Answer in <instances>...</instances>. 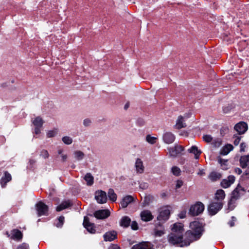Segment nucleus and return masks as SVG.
<instances>
[{
    "mask_svg": "<svg viewBox=\"0 0 249 249\" xmlns=\"http://www.w3.org/2000/svg\"><path fill=\"white\" fill-rule=\"evenodd\" d=\"M228 127L226 126H223L220 129V133L221 135H224L228 131Z\"/></svg>",
    "mask_w": 249,
    "mask_h": 249,
    "instance_id": "obj_49",
    "label": "nucleus"
},
{
    "mask_svg": "<svg viewBox=\"0 0 249 249\" xmlns=\"http://www.w3.org/2000/svg\"><path fill=\"white\" fill-rule=\"evenodd\" d=\"M148 184L147 182H142L140 183L139 187L142 190L147 189L148 188Z\"/></svg>",
    "mask_w": 249,
    "mask_h": 249,
    "instance_id": "obj_45",
    "label": "nucleus"
},
{
    "mask_svg": "<svg viewBox=\"0 0 249 249\" xmlns=\"http://www.w3.org/2000/svg\"><path fill=\"white\" fill-rule=\"evenodd\" d=\"M225 196V192L223 190L220 189L217 191L215 195V198L220 202L224 199Z\"/></svg>",
    "mask_w": 249,
    "mask_h": 249,
    "instance_id": "obj_26",
    "label": "nucleus"
},
{
    "mask_svg": "<svg viewBox=\"0 0 249 249\" xmlns=\"http://www.w3.org/2000/svg\"><path fill=\"white\" fill-rule=\"evenodd\" d=\"M188 134V133L187 132H184L183 133H182V132L180 133L179 135L187 136Z\"/></svg>",
    "mask_w": 249,
    "mask_h": 249,
    "instance_id": "obj_64",
    "label": "nucleus"
},
{
    "mask_svg": "<svg viewBox=\"0 0 249 249\" xmlns=\"http://www.w3.org/2000/svg\"><path fill=\"white\" fill-rule=\"evenodd\" d=\"M192 231H188L185 233L186 238L183 239V226L181 223H177L173 225L172 232L169 234L168 241L170 244L184 247L189 246L194 240L200 238L203 231L201 224L197 221L190 223Z\"/></svg>",
    "mask_w": 249,
    "mask_h": 249,
    "instance_id": "obj_1",
    "label": "nucleus"
},
{
    "mask_svg": "<svg viewBox=\"0 0 249 249\" xmlns=\"http://www.w3.org/2000/svg\"><path fill=\"white\" fill-rule=\"evenodd\" d=\"M11 238L14 240H20L22 238V233L18 230H13L11 231Z\"/></svg>",
    "mask_w": 249,
    "mask_h": 249,
    "instance_id": "obj_19",
    "label": "nucleus"
},
{
    "mask_svg": "<svg viewBox=\"0 0 249 249\" xmlns=\"http://www.w3.org/2000/svg\"><path fill=\"white\" fill-rule=\"evenodd\" d=\"M167 195L166 193H162L161 194V196L162 198H164L166 196H167Z\"/></svg>",
    "mask_w": 249,
    "mask_h": 249,
    "instance_id": "obj_62",
    "label": "nucleus"
},
{
    "mask_svg": "<svg viewBox=\"0 0 249 249\" xmlns=\"http://www.w3.org/2000/svg\"><path fill=\"white\" fill-rule=\"evenodd\" d=\"M73 156L75 160L80 161L85 157V154L81 151L76 150L73 152Z\"/></svg>",
    "mask_w": 249,
    "mask_h": 249,
    "instance_id": "obj_24",
    "label": "nucleus"
},
{
    "mask_svg": "<svg viewBox=\"0 0 249 249\" xmlns=\"http://www.w3.org/2000/svg\"><path fill=\"white\" fill-rule=\"evenodd\" d=\"M236 124L240 125V124H247L245 122L241 121L239 123H237Z\"/></svg>",
    "mask_w": 249,
    "mask_h": 249,
    "instance_id": "obj_63",
    "label": "nucleus"
},
{
    "mask_svg": "<svg viewBox=\"0 0 249 249\" xmlns=\"http://www.w3.org/2000/svg\"><path fill=\"white\" fill-rule=\"evenodd\" d=\"M57 133V129L49 131L47 134L48 137H53L56 135Z\"/></svg>",
    "mask_w": 249,
    "mask_h": 249,
    "instance_id": "obj_43",
    "label": "nucleus"
},
{
    "mask_svg": "<svg viewBox=\"0 0 249 249\" xmlns=\"http://www.w3.org/2000/svg\"><path fill=\"white\" fill-rule=\"evenodd\" d=\"M117 238V233L113 231L106 232L104 235V238L105 241H112Z\"/></svg>",
    "mask_w": 249,
    "mask_h": 249,
    "instance_id": "obj_15",
    "label": "nucleus"
},
{
    "mask_svg": "<svg viewBox=\"0 0 249 249\" xmlns=\"http://www.w3.org/2000/svg\"><path fill=\"white\" fill-rule=\"evenodd\" d=\"M108 249H120V247L116 244H112L109 247Z\"/></svg>",
    "mask_w": 249,
    "mask_h": 249,
    "instance_id": "obj_52",
    "label": "nucleus"
},
{
    "mask_svg": "<svg viewBox=\"0 0 249 249\" xmlns=\"http://www.w3.org/2000/svg\"><path fill=\"white\" fill-rule=\"evenodd\" d=\"M58 154L60 155L61 161L62 162H65L66 161L68 158L67 155L63 153V150L62 149H60L58 150Z\"/></svg>",
    "mask_w": 249,
    "mask_h": 249,
    "instance_id": "obj_36",
    "label": "nucleus"
},
{
    "mask_svg": "<svg viewBox=\"0 0 249 249\" xmlns=\"http://www.w3.org/2000/svg\"><path fill=\"white\" fill-rule=\"evenodd\" d=\"M36 207L39 216L47 214L48 211V207L44 203L40 201L36 204Z\"/></svg>",
    "mask_w": 249,
    "mask_h": 249,
    "instance_id": "obj_6",
    "label": "nucleus"
},
{
    "mask_svg": "<svg viewBox=\"0 0 249 249\" xmlns=\"http://www.w3.org/2000/svg\"><path fill=\"white\" fill-rule=\"evenodd\" d=\"M131 219L127 216H123L120 221V225L124 228L128 227L130 223Z\"/></svg>",
    "mask_w": 249,
    "mask_h": 249,
    "instance_id": "obj_23",
    "label": "nucleus"
},
{
    "mask_svg": "<svg viewBox=\"0 0 249 249\" xmlns=\"http://www.w3.org/2000/svg\"><path fill=\"white\" fill-rule=\"evenodd\" d=\"M153 197L151 196H146L144 197L143 204L144 206L148 205L151 201Z\"/></svg>",
    "mask_w": 249,
    "mask_h": 249,
    "instance_id": "obj_40",
    "label": "nucleus"
},
{
    "mask_svg": "<svg viewBox=\"0 0 249 249\" xmlns=\"http://www.w3.org/2000/svg\"><path fill=\"white\" fill-rule=\"evenodd\" d=\"M203 140L207 142H210L213 140L212 137L210 135H205L203 137Z\"/></svg>",
    "mask_w": 249,
    "mask_h": 249,
    "instance_id": "obj_44",
    "label": "nucleus"
},
{
    "mask_svg": "<svg viewBox=\"0 0 249 249\" xmlns=\"http://www.w3.org/2000/svg\"><path fill=\"white\" fill-rule=\"evenodd\" d=\"M40 156H41L44 159H46L49 157V154L47 150H43L41 151Z\"/></svg>",
    "mask_w": 249,
    "mask_h": 249,
    "instance_id": "obj_46",
    "label": "nucleus"
},
{
    "mask_svg": "<svg viewBox=\"0 0 249 249\" xmlns=\"http://www.w3.org/2000/svg\"><path fill=\"white\" fill-rule=\"evenodd\" d=\"M62 140L65 144L67 145L71 144L72 142V139L68 136L63 137Z\"/></svg>",
    "mask_w": 249,
    "mask_h": 249,
    "instance_id": "obj_37",
    "label": "nucleus"
},
{
    "mask_svg": "<svg viewBox=\"0 0 249 249\" xmlns=\"http://www.w3.org/2000/svg\"><path fill=\"white\" fill-rule=\"evenodd\" d=\"M135 168L137 173L142 174L144 171V166L142 160L137 159L135 162Z\"/></svg>",
    "mask_w": 249,
    "mask_h": 249,
    "instance_id": "obj_17",
    "label": "nucleus"
},
{
    "mask_svg": "<svg viewBox=\"0 0 249 249\" xmlns=\"http://www.w3.org/2000/svg\"><path fill=\"white\" fill-rule=\"evenodd\" d=\"M170 215V211L168 209H165L161 211L159 215L157 217V219L159 221H165L168 219Z\"/></svg>",
    "mask_w": 249,
    "mask_h": 249,
    "instance_id": "obj_16",
    "label": "nucleus"
},
{
    "mask_svg": "<svg viewBox=\"0 0 249 249\" xmlns=\"http://www.w3.org/2000/svg\"><path fill=\"white\" fill-rule=\"evenodd\" d=\"M64 221V217L63 216H61L58 218V222L56 224V226L58 228L61 227L62 225L63 224Z\"/></svg>",
    "mask_w": 249,
    "mask_h": 249,
    "instance_id": "obj_42",
    "label": "nucleus"
},
{
    "mask_svg": "<svg viewBox=\"0 0 249 249\" xmlns=\"http://www.w3.org/2000/svg\"><path fill=\"white\" fill-rule=\"evenodd\" d=\"M132 229L137 230L138 229V224L136 221H133L131 224Z\"/></svg>",
    "mask_w": 249,
    "mask_h": 249,
    "instance_id": "obj_47",
    "label": "nucleus"
},
{
    "mask_svg": "<svg viewBox=\"0 0 249 249\" xmlns=\"http://www.w3.org/2000/svg\"><path fill=\"white\" fill-rule=\"evenodd\" d=\"M223 207V203L221 202H212L208 207L210 214H215Z\"/></svg>",
    "mask_w": 249,
    "mask_h": 249,
    "instance_id": "obj_4",
    "label": "nucleus"
},
{
    "mask_svg": "<svg viewBox=\"0 0 249 249\" xmlns=\"http://www.w3.org/2000/svg\"><path fill=\"white\" fill-rule=\"evenodd\" d=\"M205 174V172L203 170H199V171L198 172L197 175L200 176H203Z\"/></svg>",
    "mask_w": 249,
    "mask_h": 249,
    "instance_id": "obj_60",
    "label": "nucleus"
},
{
    "mask_svg": "<svg viewBox=\"0 0 249 249\" xmlns=\"http://www.w3.org/2000/svg\"><path fill=\"white\" fill-rule=\"evenodd\" d=\"M240 163L243 168L249 166V155L242 156L240 159Z\"/></svg>",
    "mask_w": 249,
    "mask_h": 249,
    "instance_id": "obj_20",
    "label": "nucleus"
},
{
    "mask_svg": "<svg viewBox=\"0 0 249 249\" xmlns=\"http://www.w3.org/2000/svg\"><path fill=\"white\" fill-rule=\"evenodd\" d=\"M29 245L26 243H23L21 245H20L18 249H28Z\"/></svg>",
    "mask_w": 249,
    "mask_h": 249,
    "instance_id": "obj_50",
    "label": "nucleus"
},
{
    "mask_svg": "<svg viewBox=\"0 0 249 249\" xmlns=\"http://www.w3.org/2000/svg\"><path fill=\"white\" fill-rule=\"evenodd\" d=\"M244 191V188L238 185L232 192L231 198L236 201L240 197L241 195H242V192Z\"/></svg>",
    "mask_w": 249,
    "mask_h": 249,
    "instance_id": "obj_10",
    "label": "nucleus"
},
{
    "mask_svg": "<svg viewBox=\"0 0 249 249\" xmlns=\"http://www.w3.org/2000/svg\"><path fill=\"white\" fill-rule=\"evenodd\" d=\"M231 218L232 220L229 222V224L231 227H233L234 225V221L236 220V218L234 216H232Z\"/></svg>",
    "mask_w": 249,
    "mask_h": 249,
    "instance_id": "obj_51",
    "label": "nucleus"
},
{
    "mask_svg": "<svg viewBox=\"0 0 249 249\" xmlns=\"http://www.w3.org/2000/svg\"><path fill=\"white\" fill-rule=\"evenodd\" d=\"M189 117V114H185L184 116H178L176 124H183V123L185 122L186 120Z\"/></svg>",
    "mask_w": 249,
    "mask_h": 249,
    "instance_id": "obj_31",
    "label": "nucleus"
},
{
    "mask_svg": "<svg viewBox=\"0 0 249 249\" xmlns=\"http://www.w3.org/2000/svg\"><path fill=\"white\" fill-rule=\"evenodd\" d=\"M235 181L233 176H229L227 178L223 179L221 182V185L224 188L229 187Z\"/></svg>",
    "mask_w": 249,
    "mask_h": 249,
    "instance_id": "obj_9",
    "label": "nucleus"
},
{
    "mask_svg": "<svg viewBox=\"0 0 249 249\" xmlns=\"http://www.w3.org/2000/svg\"><path fill=\"white\" fill-rule=\"evenodd\" d=\"M221 178V174L213 172H212L209 176V178L212 180V181H216L219 179H220Z\"/></svg>",
    "mask_w": 249,
    "mask_h": 249,
    "instance_id": "obj_27",
    "label": "nucleus"
},
{
    "mask_svg": "<svg viewBox=\"0 0 249 249\" xmlns=\"http://www.w3.org/2000/svg\"><path fill=\"white\" fill-rule=\"evenodd\" d=\"M184 150L183 146L179 145H176L174 147L168 148L169 156L173 158H176L180 156L183 154L182 152Z\"/></svg>",
    "mask_w": 249,
    "mask_h": 249,
    "instance_id": "obj_3",
    "label": "nucleus"
},
{
    "mask_svg": "<svg viewBox=\"0 0 249 249\" xmlns=\"http://www.w3.org/2000/svg\"><path fill=\"white\" fill-rule=\"evenodd\" d=\"M44 123L42 118L40 116L36 117L34 119H33V124H42Z\"/></svg>",
    "mask_w": 249,
    "mask_h": 249,
    "instance_id": "obj_33",
    "label": "nucleus"
},
{
    "mask_svg": "<svg viewBox=\"0 0 249 249\" xmlns=\"http://www.w3.org/2000/svg\"><path fill=\"white\" fill-rule=\"evenodd\" d=\"M155 235L157 236H161L163 235L164 232L163 229L160 227V229H158L157 228L154 229Z\"/></svg>",
    "mask_w": 249,
    "mask_h": 249,
    "instance_id": "obj_38",
    "label": "nucleus"
},
{
    "mask_svg": "<svg viewBox=\"0 0 249 249\" xmlns=\"http://www.w3.org/2000/svg\"><path fill=\"white\" fill-rule=\"evenodd\" d=\"M240 152H244L245 151V148L246 147V144L245 143L242 142L240 144Z\"/></svg>",
    "mask_w": 249,
    "mask_h": 249,
    "instance_id": "obj_54",
    "label": "nucleus"
},
{
    "mask_svg": "<svg viewBox=\"0 0 249 249\" xmlns=\"http://www.w3.org/2000/svg\"><path fill=\"white\" fill-rule=\"evenodd\" d=\"M172 172L174 175L178 176L180 174V170L178 167L174 166L172 168Z\"/></svg>",
    "mask_w": 249,
    "mask_h": 249,
    "instance_id": "obj_39",
    "label": "nucleus"
},
{
    "mask_svg": "<svg viewBox=\"0 0 249 249\" xmlns=\"http://www.w3.org/2000/svg\"><path fill=\"white\" fill-rule=\"evenodd\" d=\"M84 179L87 182L88 185L90 186L93 183V177L90 173H87L85 175Z\"/></svg>",
    "mask_w": 249,
    "mask_h": 249,
    "instance_id": "obj_28",
    "label": "nucleus"
},
{
    "mask_svg": "<svg viewBox=\"0 0 249 249\" xmlns=\"http://www.w3.org/2000/svg\"><path fill=\"white\" fill-rule=\"evenodd\" d=\"M41 125H37L35 127V132L36 134H38L40 132V127Z\"/></svg>",
    "mask_w": 249,
    "mask_h": 249,
    "instance_id": "obj_53",
    "label": "nucleus"
},
{
    "mask_svg": "<svg viewBox=\"0 0 249 249\" xmlns=\"http://www.w3.org/2000/svg\"><path fill=\"white\" fill-rule=\"evenodd\" d=\"M233 149V146L232 145L227 144L221 149L220 154L222 155H227Z\"/></svg>",
    "mask_w": 249,
    "mask_h": 249,
    "instance_id": "obj_18",
    "label": "nucleus"
},
{
    "mask_svg": "<svg viewBox=\"0 0 249 249\" xmlns=\"http://www.w3.org/2000/svg\"><path fill=\"white\" fill-rule=\"evenodd\" d=\"M235 200L231 198L230 200L228 202V209L230 210H232L235 207Z\"/></svg>",
    "mask_w": 249,
    "mask_h": 249,
    "instance_id": "obj_41",
    "label": "nucleus"
},
{
    "mask_svg": "<svg viewBox=\"0 0 249 249\" xmlns=\"http://www.w3.org/2000/svg\"><path fill=\"white\" fill-rule=\"evenodd\" d=\"M36 160L33 159L30 160H29V163L31 165V168L33 167V165L35 163Z\"/></svg>",
    "mask_w": 249,
    "mask_h": 249,
    "instance_id": "obj_59",
    "label": "nucleus"
},
{
    "mask_svg": "<svg viewBox=\"0 0 249 249\" xmlns=\"http://www.w3.org/2000/svg\"><path fill=\"white\" fill-rule=\"evenodd\" d=\"M134 200V198L131 196H126L123 197L120 204L122 208H125L127 206Z\"/></svg>",
    "mask_w": 249,
    "mask_h": 249,
    "instance_id": "obj_13",
    "label": "nucleus"
},
{
    "mask_svg": "<svg viewBox=\"0 0 249 249\" xmlns=\"http://www.w3.org/2000/svg\"><path fill=\"white\" fill-rule=\"evenodd\" d=\"M141 217L142 220L144 221H149L153 218L151 213L148 210H144L141 212Z\"/></svg>",
    "mask_w": 249,
    "mask_h": 249,
    "instance_id": "obj_14",
    "label": "nucleus"
},
{
    "mask_svg": "<svg viewBox=\"0 0 249 249\" xmlns=\"http://www.w3.org/2000/svg\"><path fill=\"white\" fill-rule=\"evenodd\" d=\"M234 108V106L233 105H232V104L228 105L223 107V111L224 113H228L231 112V111L232 109H233Z\"/></svg>",
    "mask_w": 249,
    "mask_h": 249,
    "instance_id": "obj_35",
    "label": "nucleus"
},
{
    "mask_svg": "<svg viewBox=\"0 0 249 249\" xmlns=\"http://www.w3.org/2000/svg\"><path fill=\"white\" fill-rule=\"evenodd\" d=\"M95 198L98 203H106L107 201V194L105 191L102 190L97 191L95 193Z\"/></svg>",
    "mask_w": 249,
    "mask_h": 249,
    "instance_id": "obj_5",
    "label": "nucleus"
},
{
    "mask_svg": "<svg viewBox=\"0 0 249 249\" xmlns=\"http://www.w3.org/2000/svg\"><path fill=\"white\" fill-rule=\"evenodd\" d=\"M234 129L240 135L244 134L248 130V125H234Z\"/></svg>",
    "mask_w": 249,
    "mask_h": 249,
    "instance_id": "obj_25",
    "label": "nucleus"
},
{
    "mask_svg": "<svg viewBox=\"0 0 249 249\" xmlns=\"http://www.w3.org/2000/svg\"><path fill=\"white\" fill-rule=\"evenodd\" d=\"M147 246L144 242L140 243L139 244L134 245L132 249H147Z\"/></svg>",
    "mask_w": 249,
    "mask_h": 249,
    "instance_id": "obj_32",
    "label": "nucleus"
},
{
    "mask_svg": "<svg viewBox=\"0 0 249 249\" xmlns=\"http://www.w3.org/2000/svg\"><path fill=\"white\" fill-rule=\"evenodd\" d=\"M157 139V138L156 137H152L150 135H147L146 136V142L151 144H154L155 143H156Z\"/></svg>",
    "mask_w": 249,
    "mask_h": 249,
    "instance_id": "obj_34",
    "label": "nucleus"
},
{
    "mask_svg": "<svg viewBox=\"0 0 249 249\" xmlns=\"http://www.w3.org/2000/svg\"><path fill=\"white\" fill-rule=\"evenodd\" d=\"M234 172L238 175H240L242 172V170L240 168H238V167H236L234 169Z\"/></svg>",
    "mask_w": 249,
    "mask_h": 249,
    "instance_id": "obj_55",
    "label": "nucleus"
},
{
    "mask_svg": "<svg viewBox=\"0 0 249 249\" xmlns=\"http://www.w3.org/2000/svg\"><path fill=\"white\" fill-rule=\"evenodd\" d=\"M240 138L239 137L236 138L234 141V144L235 145H238L239 144Z\"/></svg>",
    "mask_w": 249,
    "mask_h": 249,
    "instance_id": "obj_58",
    "label": "nucleus"
},
{
    "mask_svg": "<svg viewBox=\"0 0 249 249\" xmlns=\"http://www.w3.org/2000/svg\"><path fill=\"white\" fill-rule=\"evenodd\" d=\"M94 215L97 219H105L110 215V212L107 210H100L95 212Z\"/></svg>",
    "mask_w": 249,
    "mask_h": 249,
    "instance_id": "obj_8",
    "label": "nucleus"
},
{
    "mask_svg": "<svg viewBox=\"0 0 249 249\" xmlns=\"http://www.w3.org/2000/svg\"><path fill=\"white\" fill-rule=\"evenodd\" d=\"M107 194L108 196L111 201L115 202L116 200L117 196L112 189H109Z\"/></svg>",
    "mask_w": 249,
    "mask_h": 249,
    "instance_id": "obj_29",
    "label": "nucleus"
},
{
    "mask_svg": "<svg viewBox=\"0 0 249 249\" xmlns=\"http://www.w3.org/2000/svg\"><path fill=\"white\" fill-rule=\"evenodd\" d=\"M184 125H175V128L177 129H180L184 127Z\"/></svg>",
    "mask_w": 249,
    "mask_h": 249,
    "instance_id": "obj_61",
    "label": "nucleus"
},
{
    "mask_svg": "<svg viewBox=\"0 0 249 249\" xmlns=\"http://www.w3.org/2000/svg\"><path fill=\"white\" fill-rule=\"evenodd\" d=\"M204 210V205L201 202H197L190 207L188 213L191 216H197L202 213Z\"/></svg>",
    "mask_w": 249,
    "mask_h": 249,
    "instance_id": "obj_2",
    "label": "nucleus"
},
{
    "mask_svg": "<svg viewBox=\"0 0 249 249\" xmlns=\"http://www.w3.org/2000/svg\"><path fill=\"white\" fill-rule=\"evenodd\" d=\"M12 179V177L10 173L7 171L4 172V176L2 177L0 180V185L1 187H5L7 182Z\"/></svg>",
    "mask_w": 249,
    "mask_h": 249,
    "instance_id": "obj_12",
    "label": "nucleus"
},
{
    "mask_svg": "<svg viewBox=\"0 0 249 249\" xmlns=\"http://www.w3.org/2000/svg\"><path fill=\"white\" fill-rule=\"evenodd\" d=\"M218 162L221 165L222 169L226 170L228 169V160L222 159L220 157H218Z\"/></svg>",
    "mask_w": 249,
    "mask_h": 249,
    "instance_id": "obj_30",
    "label": "nucleus"
},
{
    "mask_svg": "<svg viewBox=\"0 0 249 249\" xmlns=\"http://www.w3.org/2000/svg\"><path fill=\"white\" fill-rule=\"evenodd\" d=\"M91 123V120L89 118H87L84 120V124H89Z\"/></svg>",
    "mask_w": 249,
    "mask_h": 249,
    "instance_id": "obj_57",
    "label": "nucleus"
},
{
    "mask_svg": "<svg viewBox=\"0 0 249 249\" xmlns=\"http://www.w3.org/2000/svg\"><path fill=\"white\" fill-rule=\"evenodd\" d=\"M71 206V203L70 200L63 202L61 204L56 207V211H61Z\"/></svg>",
    "mask_w": 249,
    "mask_h": 249,
    "instance_id": "obj_22",
    "label": "nucleus"
},
{
    "mask_svg": "<svg viewBox=\"0 0 249 249\" xmlns=\"http://www.w3.org/2000/svg\"><path fill=\"white\" fill-rule=\"evenodd\" d=\"M178 216L180 218H183L185 217L186 216V212L185 211H182L179 214H178Z\"/></svg>",
    "mask_w": 249,
    "mask_h": 249,
    "instance_id": "obj_56",
    "label": "nucleus"
},
{
    "mask_svg": "<svg viewBox=\"0 0 249 249\" xmlns=\"http://www.w3.org/2000/svg\"><path fill=\"white\" fill-rule=\"evenodd\" d=\"M83 225L89 232L91 233H94L95 232L96 230L94 224L91 223L89 222V218L87 216L84 217Z\"/></svg>",
    "mask_w": 249,
    "mask_h": 249,
    "instance_id": "obj_7",
    "label": "nucleus"
},
{
    "mask_svg": "<svg viewBox=\"0 0 249 249\" xmlns=\"http://www.w3.org/2000/svg\"><path fill=\"white\" fill-rule=\"evenodd\" d=\"M162 138L164 142L170 144L174 142L175 137L172 133L166 132L163 134Z\"/></svg>",
    "mask_w": 249,
    "mask_h": 249,
    "instance_id": "obj_11",
    "label": "nucleus"
},
{
    "mask_svg": "<svg viewBox=\"0 0 249 249\" xmlns=\"http://www.w3.org/2000/svg\"><path fill=\"white\" fill-rule=\"evenodd\" d=\"M188 151L190 153L194 154L196 159H198L200 154L201 153V151L198 150L197 147L195 145L192 146L190 148L188 149Z\"/></svg>",
    "mask_w": 249,
    "mask_h": 249,
    "instance_id": "obj_21",
    "label": "nucleus"
},
{
    "mask_svg": "<svg viewBox=\"0 0 249 249\" xmlns=\"http://www.w3.org/2000/svg\"><path fill=\"white\" fill-rule=\"evenodd\" d=\"M183 185V181L180 180H178L176 185V189L180 188Z\"/></svg>",
    "mask_w": 249,
    "mask_h": 249,
    "instance_id": "obj_48",
    "label": "nucleus"
}]
</instances>
